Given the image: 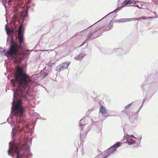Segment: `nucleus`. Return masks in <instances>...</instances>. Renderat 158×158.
I'll return each instance as SVG.
<instances>
[{
    "label": "nucleus",
    "instance_id": "obj_1",
    "mask_svg": "<svg viewBox=\"0 0 158 158\" xmlns=\"http://www.w3.org/2000/svg\"><path fill=\"white\" fill-rule=\"evenodd\" d=\"M14 75V78L11 80L13 86L16 87L13 89L14 98L12 102L10 125L14 128L11 132L12 140L9 143L8 155L13 158H29L32 155L30 152L29 146L27 143H17L14 137L18 131L20 132L23 130L25 125V106L28 108L31 106L30 100L33 98L30 93L32 91L31 85L32 83L31 78L24 70L23 68L18 67L16 68Z\"/></svg>",
    "mask_w": 158,
    "mask_h": 158
},
{
    "label": "nucleus",
    "instance_id": "obj_2",
    "mask_svg": "<svg viewBox=\"0 0 158 158\" xmlns=\"http://www.w3.org/2000/svg\"><path fill=\"white\" fill-rule=\"evenodd\" d=\"M18 39L20 44L19 46H18L16 43L14 42L12 37L11 38L10 40V49L5 53V55L7 57H10L16 61H17L18 59L20 58L21 56L22 55H28L29 54V51L32 50H26L21 51L20 50H21L22 48L21 45L24 41L23 35L22 34H19Z\"/></svg>",
    "mask_w": 158,
    "mask_h": 158
},
{
    "label": "nucleus",
    "instance_id": "obj_3",
    "mask_svg": "<svg viewBox=\"0 0 158 158\" xmlns=\"http://www.w3.org/2000/svg\"><path fill=\"white\" fill-rule=\"evenodd\" d=\"M84 117L82 118V119L80 121L79 125L81 128V131L80 132V137L81 139L84 137L85 136L88 132L91 129V126H89L87 124H85L82 121L84 120Z\"/></svg>",
    "mask_w": 158,
    "mask_h": 158
},
{
    "label": "nucleus",
    "instance_id": "obj_4",
    "mask_svg": "<svg viewBox=\"0 0 158 158\" xmlns=\"http://www.w3.org/2000/svg\"><path fill=\"white\" fill-rule=\"evenodd\" d=\"M102 34V33H98L97 32V30H94L89 32L87 35V38L86 40L83 42L82 45H83L87 41H90L91 40L95 39L99 36Z\"/></svg>",
    "mask_w": 158,
    "mask_h": 158
},
{
    "label": "nucleus",
    "instance_id": "obj_5",
    "mask_svg": "<svg viewBox=\"0 0 158 158\" xmlns=\"http://www.w3.org/2000/svg\"><path fill=\"white\" fill-rule=\"evenodd\" d=\"M121 143L120 142H117L113 146L106 150V155L108 156V157L111 154L116 151V148L120 146Z\"/></svg>",
    "mask_w": 158,
    "mask_h": 158
},
{
    "label": "nucleus",
    "instance_id": "obj_6",
    "mask_svg": "<svg viewBox=\"0 0 158 158\" xmlns=\"http://www.w3.org/2000/svg\"><path fill=\"white\" fill-rule=\"evenodd\" d=\"M155 83L154 84L153 83L147 84L145 82H144L142 86V88L143 91H149L155 88Z\"/></svg>",
    "mask_w": 158,
    "mask_h": 158
},
{
    "label": "nucleus",
    "instance_id": "obj_7",
    "mask_svg": "<svg viewBox=\"0 0 158 158\" xmlns=\"http://www.w3.org/2000/svg\"><path fill=\"white\" fill-rule=\"evenodd\" d=\"M70 64V62L69 61L64 62L56 67V70L57 72H60L61 71L66 69L69 66Z\"/></svg>",
    "mask_w": 158,
    "mask_h": 158
},
{
    "label": "nucleus",
    "instance_id": "obj_8",
    "mask_svg": "<svg viewBox=\"0 0 158 158\" xmlns=\"http://www.w3.org/2000/svg\"><path fill=\"white\" fill-rule=\"evenodd\" d=\"M101 108L99 110V113H101L102 114L105 115L107 114L106 108L102 106L101 105Z\"/></svg>",
    "mask_w": 158,
    "mask_h": 158
},
{
    "label": "nucleus",
    "instance_id": "obj_9",
    "mask_svg": "<svg viewBox=\"0 0 158 158\" xmlns=\"http://www.w3.org/2000/svg\"><path fill=\"white\" fill-rule=\"evenodd\" d=\"M85 54L83 53H81L78 56L74 58L75 60H80L82 59L85 56Z\"/></svg>",
    "mask_w": 158,
    "mask_h": 158
},
{
    "label": "nucleus",
    "instance_id": "obj_10",
    "mask_svg": "<svg viewBox=\"0 0 158 158\" xmlns=\"http://www.w3.org/2000/svg\"><path fill=\"white\" fill-rule=\"evenodd\" d=\"M18 31H19L18 34V35H19V34H22L23 35V33L24 32V29L22 26L20 25L19 27V28H18Z\"/></svg>",
    "mask_w": 158,
    "mask_h": 158
},
{
    "label": "nucleus",
    "instance_id": "obj_11",
    "mask_svg": "<svg viewBox=\"0 0 158 158\" xmlns=\"http://www.w3.org/2000/svg\"><path fill=\"white\" fill-rule=\"evenodd\" d=\"M27 11L22 12L20 15L21 17V18H25L27 17Z\"/></svg>",
    "mask_w": 158,
    "mask_h": 158
},
{
    "label": "nucleus",
    "instance_id": "obj_12",
    "mask_svg": "<svg viewBox=\"0 0 158 158\" xmlns=\"http://www.w3.org/2000/svg\"><path fill=\"white\" fill-rule=\"evenodd\" d=\"M127 143L129 144V145H131L132 144H133L135 142V140H134L133 139H130V138L127 139Z\"/></svg>",
    "mask_w": 158,
    "mask_h": 158
},
{
    "label": "nucleus",
    "instance_id": "obj_13",
    "mask_svg": "<svg viewBox=\"0 0 158 158\" xmlns=\"http://www.w3.org/2000/svg\"><path fill=\"white\" fill-rule=\"evenodd\" d=\"M112 25L111 21L109 24V26L105 29L106 31H108L111 29V27H112Z\"/></svg>",
    "mask_w": 158,
    "mask_h": 158
},
{
    "label": "nucleus",
    "instance_id": "obj_14",
    "mask_svg": "<svg viewBox=\"0 0 158 158\" xmlns=\"http://www.w3.org/2000/svg\"><path fill=\"white\" fill-rule=\"evenodd\" d=\"M50 71L49 70H46V71H44L43 72V74L44 77H45L47 76L48 73H49Z\"/></svg>",
    "mask_w": 158,
    "mask_h": 158
},
{
    "label": "nucleus",
    "instance_id": "obj_15",
    "mask_svg": "<svg viewBox=\"0 0 158 158\" xmlns=\"http://www.w3.org/2000/svg\"><path fill=\"white\" fill-rule=\"evenodd\" d=\"M82 34H84V35H85L86 34L85 30H84L80 32H79V35L82 36L83 35Z\"/></svg>",
    "mask_w": 158,
    "mask_h": 158
},
{
    "label": "nucleus",
    "instance_id": "obj_16",
    "mask_svg": "<svg viewBox=\"0 0 158 158\" xmlns=\"http://www.w3.org/2000/svg\"><path fill=\"white\" fill-rule=\"evenodd\" d=\"M125 19H119L118 22V23H124L129 21L128 20H124Z\"/></svg>",
    "mask_w": 158,
    "mask_h": 158
},
{
    "label": "nucleus",
    "instance_id": "obj_17",
    "mask_svg": "<svg viewBox=\"0 0 158 158\" xmlns=\"http://www.w3.org/2000/svg\"><path fill=\"white\" fill-rule=\"evenodd\" d=\"M120 8L119 7H118V8H117V9H115V10H114V11L110 12L109 14H107L106 15L105 17H103V18H105V17H106V16H107L109 14H111V13H112L114 12H115V11L116 12H117L118 11H117V10L118 9H119Z\"/></svg>",
    "mask_w": 158,
    "mask_h": 158
},
{
    "label": "nucleus",
    "instance_id": "obj_18",
    "mask_svg": "<svg viewBox=\"0 0 158 158\" xmlns=\"http://www.w3.org/2000/svg\"><path fill=\"white\" fill-rule=\"evenodd\" d=\"M132 3V1L129 0L127 1L125 3V4L126 5H127L128 4H131Z\"/></svg>",
    "mask_w": 158,
    "mask_h": 158
},
{
    "label": "nucleus",
    "instance_id": "obj_19",
    "mask_svg": "<svg viewBox=\"0 0 158 158\" xmlns=\"http://www.w3.org/2000/svg\"><path fill=\"white\" fill-rule=\"evenodd\" d=\"M140 19V18H132L130 19V20L128 21H131V20H139Z\"/></svg>",
    "mask_w": 158,
    "mask_h": 158
},
{
    "label": "nucleus",
    "instance_id": "obj_20",
    "mask_svg": "<svg viewBox=\"0 0 158 158\" xmlns=\"http://www.w3.org/2000/svg\"><path fill=\"white\" fill-rule=\"evenodd\" d=\"M0 52H1L2 53H5V55L6 53H5V51L4 49L0 48Z\"/></svg>",
    "mask_w": 158,
    "mask_h": 158
},
{
    "label": "nucleus",
    "instance_id": "obj_21",
    "mask_svg": "<svg viewBox=\"0 0 158 158\" xmlns=\"http://www.w3.org/2000/svg\"><path fill=\"white\" fill-rule=\"evenodd\" d=\"M133 103V102H132L131 103L128 104L127 105V106H126L125 107V109H127V108H128V107H129Z\"/></svg>",
    "mask_w": 158,
    "mask_h": 158
},
{
    "label": "nucleus",
    "instance_id": "obj_22",
    "mask_svg": "<svg viewBox=\"0 0 158 158\" xmlns=\"http://www.w3.org/2000/svg\"><path fill=\"white\" fill-rule=\"evenodd\" d=\"M2 1L3 3V5L4 6H5V4L6 3V0H2Z\"/></svg>",
    "mask_w": 158,
    "mask_h": 158
},
{
    "label": "nucleus",
    "instance_id": "obj_23",
    "mask_svg": "<svg viewBox=\"0 0 158 158\" xmlns=\"http://www.w3.org/2000/svg\"><path fill=\"white\" fill-rule=\"evenodd\" d=\"M54 50L53 49V50H45L44 51H43V50H41L42 51H47V52H49V51H53Z\"/></svg>",
    "mask_w": 158,
    "mask_h": 158
},
{
    "label": "nucleus",
    "instance_id": "obj_24",
    "mask_svg": "<svg viewBox=\"0 0 158 158\" xmlns=\"http://www.w3.org/2000/svg\"><path fill=\"white\" fill-rule=\"evenodd\" d=\"M5 30H6V32L7 35H9L8 32V30H7V29L6 28Z\"/></svg>",
    "mask_w": 158,
    "mask_h": 158
},
{
    "label": "nucleus",
    "instance_id": "obj_25",
    "mask_svg": "<svg viewBox=\"0 0 158 158\" xmlns=\"http://www.w3.org/2000/svg\"><path fill=\"white\" fill-rule=\"evenodd\" d=\"M142 138V136L141 135H140V136H139V140H140V141L141 140V139Z\"/></svg>",
    "mask_w": 158,
    "mask_h": 158
},
{
    "label": "nucleus",
    "instance_id": "obj_26",
    "mask_svg": "<svg viewBox=\"0 0 158 158\" xmlns=\"http://www.w3.org/2000/svg\"><path fill=\"white\" fill-rule=\"evenodd\" d=\"M146 98H144L143 100V102H142V104H143L144 103V102H145V101H146Z\"/></svg>",
    "mask_w": 158,
    "mask_h": 158
},
{
    "label": "nucleus",
    "instance_id": "obj_27",
    "mask_svg": "<svg viewBox=\"0 0 158 158\" xmlns=\"http://www.w3.org/2000/svg\"><path fill=\"white\" fill-rule=\"evenodd\" d=\"M118 51H119H119H123V50L122 49V48H119V49H118Z\"/></svg>",
    "mask_w": 158,
    "mask_h": 158
},
{
    "label": "nucleus",
    "instance_id": "obj_28",
    "mask_svg": "<svg viewBox=\"0 0 158 158\" xmlns=\"http://www.w3.org/2000/svg\"><path fill=\"white\" fill-rule=\"evenodd\" d=\"M129 120L131 121H132V120L131 121V116H129Z\"/></svg>",
    "mask_w": 158,
    "mask_h": 158
},
{
    "label": "nucleus",
    "instance_id": "obj_29",
    "mask_svg": "<svg viewBox=\"0 0 158 158\" xmlns=\"http://www.w3.org/2000/svg\"><path fill=\"white\" fill-rule=\"evenodd\" d=\"M140 19H144L145 18V17L143 16H142V17H140Z\"/></svg>",
    "mask_w": 158,
    "mask_h": 158
},
{
    "label": "nucleus",
    "instance_id": "obj_30",
    "mask_svg": "<svg viewBox=\"0 0 158 158\" xmlns=\"http://www.w3.org/2000/svg\"><path fill=\"white\" fill-rule=\"evenodd\" d=\"M143 104H142L139 108V110H140L141 109V108L143 106Z\"/></svg>",
    "mask_w": 158,
    "mask_h": 158
},
{
    "label": "nucleus",
    "instance_id": "obj_31",
    "mask_svg": "<svg viewBox=\"0 0 158 158\" xmlns=\"http://www.w3.org/2000/svg\"><path fill=\"white\" fill-rule=\"evenodd\" d=\"M143 104H142L139 108V110H140L141 109V108L143 106Z\"/></svg>",
    "mask_w": 158,
    "mask_h": 158
},
{
    "label": "nucleus",
    "instance_id": "obj_32",
    "mask_svg": "<svg viewBox=\"0 0 158 158\" xmlns=\"http://www.w3.org/2000/svg\"><path fill=\"white\" fill-rule=\"evenodd\" d=\"M143 104H142L139 108V110H140L141 109V108L143 106Z\"/></svg>",
    "mask_w": 158,
    "mask_h": 158
},
{
    "label": "nucleus",
    "instance_id": "obj_33",
    "mask_svg": "<svg viewBox=\"0 0 158 158\" xmlns=\"http://www.w3.org/2000/svg\"><path fill=\"white\" fill-rule=\"evenodd\" d=\"M108 157V156H107V155H106V154L105 156V157H103V158H107Z\"/></svg>",
    "mask_w": 158,
    "mask_h": 158
},
{
    "label": "nucleus",
    "instance_id": "obj_34",
    "mask_svg": "<svg viewBox=\"0 0 158 158\" xmlns=\"http://www.w3.org/2000/svg\"><path fill=\"white\" fill-rule=\"evenodd\" d=\"M104 18H102V19H101V20H99V21H98V22H97V23H94V25H95V24L96 23H98V22L100 21L102 19H103Z\"/></svg>",
    "mask_w": 158,
    "mask_h": 158
},
{
    "label": "nucleus",
    "instance_id": "obj_35",
    "mask_svg": "<svg viewBox=\"0 0 158 158\" xmlns=\"http://www.w3.org/2000/svg\"><path fill=\"white\" fill-rule=\"evenodd\" d=\"M104 18H102V19H101V20H99V21H98V22H97V23H94V25H95V24L96 23H98V22L100 21L102 19H103Z\"/></svg>",
    "mask_w": 158,
    "mask_h": 158
},
{
    "label": "nucleus",
    "instance_id": "obj_36",
    "mask_svg": "<svg viewBox=\"0 0 158 158\" xmlns=\"http://www.w3.org/2000/svg\"><path fill=\"white\" fill-rule=\"evenodd\" d=\"M135 6H137V7H139V8H140V7H139V6H138V5H135Z\"/></svg>",
    "mask_w": 158,
    "mask_h": 158
},
{
    "label": "nucleus",
    "instance_id": "obj_37",
    "mask_svg": "<svg viewBox=\"0 0 158 158\" xmlns=\"http://www.w3.org/2000/svg\"><path fill=\"white\" fill-rule=\"evenodd\" d=\"M131 137L132 138H135L134 135H131Z\"/></svg>",
    "mask_w": 158,
    "mask_h": 158
},
{
    "label": "nucleus",
    "instance_id": "obj_38",
    "mask_svg": "<svg viewBox=\"0 0 158 158\" xmlns=\"http://www.w3.org/2000/svg\"><path fill=\"white\" fill-rule=\"evenodd\" d=\"M140 110H139V109L138 110H137V112H139V111H140Z\"/></svg>",
    "mask_w": 158,
    "mask_h": 158
},
{
    "label": "nucleus",
    "instance_id": "obj_39",
    "mask_svg": "<svg viewBox=\"0 0 158 158\" xmlns=\"http://www.w3.org/2000/svg\"><path fill=\"white\" fill-rule=\"evenodd\" d=\"M140 110H139V109L138 110H137V112H139V111H140Z\"/></svg>",
    "mask_w": 158,
    "mask_h": 158
},
{
    "label": "nucleus",
    "instance_id": "obj_40",
    "mask_svg": "<svg viewBox=\"0 0 158 158\" xmlns=\"http://www.w3.org/2000/svg\"><path fill=\"white\" fill-rule=\"evenodd\" d=\"M6 21L7 22V18L6 19Z\"/></svg>",
    "mask_w": 158,
    "mask_h": 158
},
{
    "label": "nucleus",
    "instance_id": "obj_41",
    "mask_svg": "<svg viewBox=\"0 0 158 158\" xmlns=\"http://www.w3.org/2000/svg\"><path fill=\"white\" fill-rule=\"evenodd\" d=\"M51 64H54V63H51Z\"/></svg>",
    "mask_w": 158,
    "mask_h": 158
},
{
    "label": "nucleus",
    "instance_id": "obj_42",
    "mask_svg": "<svg viewBox=\"0 0 158 158\" xmlns=\"http://www.w3.org/2000/svg\"><path fill=\"white\" fill-rule=\"evenodd\" d=\"M10 2L9 1L8 2V3L9 4V3Z\"/></svg>",
    "mask_w": 158,
    "mask_h": 158
},
{
    "label": "nucleus",
    "instance_id": "obj_43",
    "mask_svg": "<svg viewBox=\"0 0 158 158\" xmlns=\"http://www.w3.org/2000/svg\"><path fill=\"white\" fill-rule=\"evenodd\" d=\"M100 29H101V28H99V29H98V28H97V29H98V30Z\"/></svg>",
    "mask_w": 158,
    "mask_h": 158
},
{
    "label": "nucleus",
    "instance_id": "obj_44",
    "mask_svg": "<svg viewBox=\"0 0 158 158\" xmlns=\"http://www.w3.org/2000/svg\"><path fill=\"white\" fill-rule=\"evenodd\" d=\"M100 29H101V28H99V29H98V28H97V29H98V30Z\"/></svg>",
    "mask_w": 158,
    "mask_h": 158
},
{
    "label": "nucleus",
    "instance_id": "obj_45",
    "mask_svg": "<svg viewBox=\"0 0 158 158\" xmlns=\"http://www.w3.org/2000/svg\"><path fill=\"white\" fill-rule=\"evenodd\" d=\"M8 119H9V118H8L7 119V121H8Z\"/></svg>",
    "mask_w": 158,
    "mask_h": 158
},
{
    "label": "nucleus",
    "instance_id": "obj_46",
    "mask_svg": "<svg viewBox=\"0 0 158 158\" xmlns=\"http://www.w3.org/2000/svg\"><path fill=\"white\" fill-rule=\"evenodd\" d=\"M118 1H119V0H118Z\"/></svg>",
    "mask_w": 158,
    "mask_h": 158
}]
</instances>
